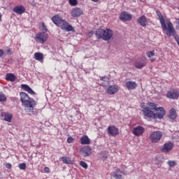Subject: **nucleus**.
Listing matches in <instances>:
<instances>
[{
    "mask_svg": "<svg viewBox=\"0 0 179 179\" xmlns=\"http://www.w3.org/2000/svg\"><path fill=\"white\" fill-rule=\"evenodd\" d=\"M146 64H148V62H146V57H145L144 60L136 62L134 64V66L137 69H142V68H143L144 66H146Z\"/></svg>",
    "mask_w": 179,
    "mask_h": 179,
    "instance_id": "20",
    "label": "nucleus"
},
{
    "mask_svg": "<svg viewBox=\"0 0 179 179\" xmlns=\"http://www.w3.org/2000/svg\"><path fill=\"white\" fill-rule=\"evenodd\" d=\"M167 164H169V167H174V166H177V162L176 161H169Z\"/></svg>",
    "mask_w": 179,
    "mask_h": 179,
    "instance_id": "32",
    "label": "nucleus"
},
{
    "mask_svg": "<svg viewBox=\"0 0 179 179\" xmlns=\"http://www.w3.org/2000/svg\"><path fill=\"white\" fill-rule=\"evenodd\" d=\"M18 167L20 170H25L26 169V163L19 164Z\"/></svg>",
    "mask_w": 179,
    "mask_h": 179,
    "instance_id": "34",
    "label": "nucleus"
},
{
    "mask_svg": "<svg viewBox=\"0 0 179 179\" xmlns=\"http://www.w3.org/2000/svg\"><path fill=\"white\" fill-rule=\"evenodd\" d=\"M156 61V59H150L151 62H155Z\"/></svg>",
    "mask_w": 179,
    "mask_h": 179,
    "instance_id": "42",
    "label": "nucleus"
},
{
    "mask_svg": "<svg viewBox=\"0 0 179 179\" xmlns=\"http://www.w3.org/2000/svg\"><path fill=\"white\" fill-rule=\"evenodd\" d=\"M80 166H81L82 167H83V169H87V164L83 161L80 162Z\"/></svg>",
    "mask_w": 179,
    "mask_h": 179,
    "instance_id": "35",
    "label": "nucleus"
},
{
    "mask_svg": "<svg viewBox=\"0 0 179 179\" xmlns=\"http://www.w3.org/2000/svg\"><path fill=\"white\" fill-rule=\"evenodd\" d=\"M45 173H50V168L45 166L44 169Z\"/></svg>",
    "mask_w": 179,
    "mask_h": 179,
    "instance_id": "40",
    "label": "nucleus"
},
{
    "mask_svg": "<svg viewBox=\"0 0 179 179\" xmlns=\"http://www.w3.org/2000/svg\"><path fill=\"white\" fill-rule=\"evenodd\" d=\"M69 2L71 6H76L78 5V0H69Z\"/></svg>",
    "mask_w": 179,
    "mask_h": 179,
    "instance_id": "31",
    "label": "nucleus"
},
{
    "mask_svg": "<svg viewBox=\"0 0 179 179\" xmlns=\"http://www.w3.org/2000/svg\"><path fill=\"white\" fill-rule=\"evenodd\" d=\"M126 87L128 90H134L138 87V84L134 81H128L126 83Z\"/></svg>",
    "mask_w": 179,
    "mask_h": 179,
    "instance_id": "21",
    "label": "nucleus"
},
{
    "mask_svg": "<svg viewBox=\"0 0 179 179\" xmlns=\"http://www.w3.org/2000/svg\"><path fill=\"white\" fill-rule=\"evenodd\" d=\"M34 40L36 43L44 44L48 40V34L47 32H38L35 35Z\"/></svg>",
    "mask_w": 179,
    "mask_h": 179,
    "instance_id": "4",
    "label": "nucleus"
},
{
    "mask_svg": "<svg viewBox=\"0 0 179 179\" xmlns=\"http://www.w3.org/2000/svg\"><path fill=\"white\" fill-rule=\"evenodd\" d=\"M6 101V96L5 94L1 92L0 93V101Z\"/></svg>",
    "mask_w": 179,
    "mask_h": 179,
    "instance_id": "33",
    "label": "nucleus"
},
{
    "mask_svg": "<svg viewBox=\"0 0 179 179\" xmlns=\"http://www.w3.org/2000/svg\"><path fill=\"white\" fill-rule=\"evenodd\" d=\"M2 19V15L0 13V20Z\"/></svg>",
    "mask_w": 179,
    "mask_h": 179,
    "instance_id": "44",
    "label": "nucleus"
},
{
    "mask_svg": "<svg viewBox=\"0 0 179 179\" xmlns=\"http://www.w3.org/2000/svg\"><path fill=\"white\" fill-rule=\"evenodd\" d=\"M92 2H95V3H97V2H99V1H100V0H91Z\"/></svg>",
    "mask_w": 179,
    "mask_h": 179,
    "instance_id": "43",
    "label": "nucleus"
},
{
    "mask_svg": "<svg viewBox=\"0 0 179 179\" xmlns=\"http://www.w3.org/2000/svg\"><path fill=\"white\" fill-rule=\"evenodd\" d=\"M80 152L83 157H87V156L92 155V148L87 145L84 146L81 148Z\"/></svg>",
    "mask_w": 179,
    "mask_h": 179,
    "instance_id": "14",
    "label": "nucleus"
},
{
    "mask_svg": "<svg viewBox=\"0 0 179 179\" xmlns=\"http://www.w3.org/2000/svg\"><path fill=\"white\" fill-rule=\"evenodd\" d=\"M173 148H174V144L171 142H168L164 145L162 150L164 153H169V152L173 150Z\"/></svg>",
    "mask_w": 179,
    "mask_h": 179,
    "instance_id": "18",
    "label": "nucleus"
},
{
    "mask_svg": "<svg viewBox=\"0 0 179 179\" xmlns=\"http://www.w3.org/2000/svg\"><path fill=\"white\" fill-rule=\"evenodd\" d=\"M41 28L42 30L45 33V31H48V29H47V27H45V24L44 22L41 23Z\"/></svg>",
    "mask_w": 179,
    "mask_h": 179,
    "instance_id": "36",
    "label": "nucleus"
},
{
    "mask_svg": "<svg viewBox=\"0 0 179 179\" xmlns=\"http://www.w3.org/2000/svg\"><path fill=\"white\" fill-rule=\"evenodd\" d=\"M78 1H83V0H78Z\"/></svg>",
    "mask_w": 179,
    "mask_h": 179,
    "instance_id": "45",
    "label": "nucleus"
},
{
    "mask_svg": "<svg viewBox=\"0 0 179 179\" xmlns=\"http://www.w3.org/2000/svg\"><path fill=\"white\" fill-rule=\"evenodd\" d=\"M3 54H4L3 50L0 49V58H1V57H3Z\"/></svg>",
    "mask_w": 179,
    "mask_h": 179,
    "instance_id": "41",
    "label": "nucleus"
},
{
    "mask_svg": "<svg viewBox=\"0 0 179 179\" xmlns=\"http://www.w3.org/2000/svg\"><path fill=\"white\" fill-rule=\"evenodd\" d=\"M7 54H8V55H12V54H13V51H12L11 48H8L7 50Z\"/></svg>",
    "mask_w": 179,
    "mask_h": 179,
    "instance_id": "38",
    "label": "nucleus"
},
{
    "mask_svg": "<svg viewBox=\"0 0 179 179\" xmlns=\"http://www.w3.org/2000/svg\"><path fill=\"white\" fill-rule=\"evenodd\" d=\"M120 19L122 22H129L132 19V15L127 13L126 11H123L120 13Z\"/></svg>",
    "mask_w": 179,
    "mask_h": 179,
    "instance_id": "16",
    "label": "nucleus"
},
{
    "mask_svg": "<svg viewBox=\"0 0 179 179\" xmlns=\"http://www.w3.org/2000/svg\"><path fill=\"white\" fill-rule=\"evenodd\" d=\"M13 115L10 113H6L4 115V120L5 121H7L8 122H10V121H12V118H13Z\"/></svg>",
    "mask_w": 179,
    "mask_h": 179,
    "instance_id": "29",
    "label": "nucleus"
},
{
    "mask_svg": "<svg viewBox=\"0 0 179 179\" xmlns=\"http://www.w3.org/2000/svg\"><path fill=\"white\" fill-rule=\"evenodd\" d=\"M118 90H120V87L117 85H112L108 86L106 88V93L107 94H110L113 96V94H115V93H118Z\"/></svg>",
    "mask_w": 179,
    "mask_h": 179,
    "instance_id": "9",
    "label": "nucleus"
},
{
    "mask_svg": "<svg viewBox=\"0 0 179 179\" xmlns=\"http://www.w3.org/2000/svg\"><path fill=\"white\" fill-rule=\"evenodd\" d=\"M145 108H148V111H157L159 107L156 106V103L149 102L147 103V107L143 108V113L145 117H148V115H146V113H145Z\"/></svg>",
    "mask_w": 179,
    "mask_h": 179,
    "instance_id": "10",
    "label": "nucleus"
},
{
    "mask_svg": "<svg viewBox=\"0 0 179 179\" xmlns=\"http://www.w3.org/2000/svg\"><path fill=\"white\" fill-rule=\"evenodd\" d=\"M107 132L111 136H117L120 134V130L115 126H109L107 129Z\"/></svg>",
    "mask_w": 179,
    "mask_h": 179,
    "instance_id": "13",
    "label": "nucleus"
},
{
    "mask_svg": "<svg viewBox=\"0 0 179 179\" xmlns=\"http://www.w3.org/2000/svg\"><path fill=\"white\" fill-rule=\"evenodd\" d=\"M169 117L171 120H176L177 118V111H176V109L171 108L169 110Z\"/></svg>",
    "mask_w": 179,
    "mask_h": 179,
    "instance_id": "27",
    "label": "nucleus"
},
{
    "mask_svg": "<svg viewBox=\"0 0 179 179\" xmlns=\"http://www.w3.org/2000/svg\"><path fill=\"white\" fill-rule=\"evenodd\" d=\"M64 20L62 19V17H61V15H56L52 17V22H53V23L56 24L57 27H59L61 26Z\"/></svg>",
    "mask_w": 179,
    "mask_h": 179,
    "instance_id": "17",
    "label": "nucleus"
},
{
    "mask_svg": "<svg viewBox=\"0 0 179 179\" xmlns=\"http://www.w3.org/2000/svg\"><path fill=\"white\" fill-rule=\"evenodd\" d=\"M137 22L143 27H146V25L148 24V20L146 18V16H145V15H143V16L140 17L138 19Z\"/></svg>",
    "mask_w": 179,
    "mask_h": 179,
    "instance_id": "22",
    "label": "nucleus"
},
{
    "mask_svg": "<svg viewBox=\"0 0 179 179\" xmlns=\"http://www.w3.org/2000/svg\"><path fill=\"white\" fill-rule=\"evenodd\" d=\"M146 55L148 58H152V57H155V50L147 52Z\"/></svg>",
    "mask_w": 179,
    "mask_h": 179,
    "instance_id": "30",
    "label": "nucleus"
},
{
    "mask_svg": "<svg viewBox=\"0 0 179 179\" xmlns=\"http://www.w3.org/2000/svg\"><path fill=\"white\" fill-rule=\"evenodd\" d=\"M166 97L167 99H171L172 100H178L179 98V90L178 89H173L170 91H168Z\"/></svg>",
    "mask_w": 179,
    "mask_h": 179,
    "instance_id": "7",
    "label": "nucleus"
},
{
    "mask_svg": "<svg viewBox=\"0 0 179 179\" xmlns=\"http://www.w3.org/2000/svg\"><path fill=\"white\" fill-rule=\"evenodd\" d=\"M163 136V133L160 131H153L150 135V139L152 143H157L160 139H162Z\"/></svg>",
    "mask_w": 179,
    "mask_h": 179,
    "instance_id": "6",
    "label": "nucleus"
},
{
    "mask_svg": "<svg viewBox=\"0 0 179 179\" xmlns=\"http://www.w3.org/2000/svg\"><path fill=\"white\" fill-rule=\"evenodd\" d=\"M13 12L17 15H23L26 12V8L23 5L17 6L13 9Z\"/></svg>",
    "mask_w": 179,
    "mask_h": 179,
    "instance_id": "19",
    "label": "nucleus"
},
{
    "mask_svg": "<svg viewBox=\"0 0 179 179\" xmlns=\"http://www.w3.org/2000/svg\"><path fill=\"white\" fill-rule=\"evenodd\" d=\"M59 27L65 31H75V28L65 20L62 22V24Z\"/></svg>",
    "mask_w": 179,
    "mask_h": 179,
    "instance_id": "8",
    "label": "nucleus"
},
{
    "mask_svg": "<svg viewBox=\"0 0 179 179\" xmlns=\"http://www.w3.org/2000/svg\"><path fill=\"white\" fill-rule=\"evenodd\" d=\"M81 145H90V138L87 136H83L80 138Z\"/></svg>",
    "mask_w": 179,
    "mask_h": 179,
    "instance_id": "24",
    "label": "nucleus"
},
{
    "mask_svg": "<svg viewBox=\"0 0 179 179\" xmlns=\"http://www.w3.org/2000/svg\"><path fill=\"white\" fill-rule=\"evenodd\" d=\"M6 80L10 82H15L16 80V76L12 73H8L6 76Z\"/></svg>",
    "mask_w": 179,
    "mask_h": 179,
    "instance_id": "25",
    "label": "nucleus"
},
{
    "mask_svg": "<svg viewBox=\"0 0 179 179\" xmlns=\"http://www.w3.org/2000/svg\"><path fill=\"white\" fill-rule=\"evenodd\" d=\"M73 142H75V138H74L69 137L67 138V143H73Z\"/></svg>",
    "mask_w": 179,
    "mask_h": 179,
    "instance_id": "37",
    "label": "nucleus"
},
{
    "mask_svg": "<svg viewBox=\"0 0 179 179\" xmlns=\"http://www.w3.org/2000/svg\"><path fill=\"white\" fill-rule=\"evenodd\" d=\"M71 15L72 17H79L83 15V10H82V8L76 7L71 10Z\"/></svg>",
    "mask_w": 179,
    "mask_h": 179,
    "instance_id": "15",
    "label": "nucleus"
},
{
    "mask_svg": "<svg viewBox=\"0 0 179 179\" xmlns=\"http://www.w3.org/2000/svg\"><path fill=\"white\" fill-rule=\"evenodd\" d=\"M6 169H8V170H10L12 169V164H9V163H7L6 164Z\"/></svg>",
    "mask_w": 179,
    "mask_h": 179,
    "instance_id": "39",
    "label": "nucleus"
},
{
    "mask_svg": "<svg viewBox=\"0 0 179 179\" xmlns=\"http://www.w3.org/2000/svg\"><path fill=\"white\" fill-rule=\"evenodd\" d=\"M62 161L65 164H72V163H73L72 159H71V157H62Z\"/></svg>",
    "mask_w": 179,
    "mask_h": 179,
    "instance_id": "28",
    "label": "nucleus"
},
{
    "mask_svg": "<svg viewBox=\"0 0 179 179\" xmlns=\"http://www.w3.org/2000/svg\"><path fill=\"white\" fill-rule=\"evenodd\" d=\"M157 15L159 17V20L161 23L162 27V30H164L166 31H168L169 30V27H167V25L166 24V21L164 20V18L163 17V15H162V13H160V11L157 10Z\"/></svg>",
    "mask_w": 179,
    "mask_h": 179,
    "instance_id": "12",
    "label": "nucleus"
},
{
    "mask_svg": "<svg viewBox=\"0 0 179 179\" xmlns=\"http://www.w3.org/2000/svg\"><path fill=\"white\" fill-rule=\"evenodd\" d=\"M20 101L22 107L24 108V110L27 111V113H32L37 104L36 101L32 98H30L29 94L26 92H20Z\"/></svg>",
    "mask_w": 179,
    "mask_h": 179,
    "instance_id": "1",
    "label": "nucleus"
},
{
    "mask_svg": "<svg viewBox=\"0 0 179 179\" xmlns=\"http://www.w3.org/2000/svg\"><path fill=\"white\" fill-rule=\"evenodd\" d=\"M95 36L99 40L102 38L104 41H110L114 36V31L108 28L106 29H98L95 32Z\"/></svg>",
    "mask_w": 179,
    "mask_h": 179,
    "instance_id": "2",
    "label": "nucleus"
},
{
    "mask_svg": "<svg viewBox=\"0 0 179 179\" xmlns=\"http://www.w3.org/2000/svg\"><path fill=\"white\" fill-rule=\"evenodd\" d=\"M34 59L36 61H43L44 59V55L41 52H35L34 55Z\"/></svg>",
    "mask_w": 179,
    "mask_h": 179,
    "instance_id": "26",
    "label": "nucleus"
},
{
    "mask_svg": "<svg viewBox=\"0 0 179 179\" xmlns=\"http://www.w3.org/2000/svg\"><path fill=\"white\" fill-rule=\"evenodd\" d=\"M148 118H152V120H162L164 115H166V110L163 107H158L157 110H155V113L154 111H149V109L145 108L144 110Z\"/></svg>",
    "mask_w": 179,
    "mask_h": 179,
    "instance_id": "3",
    "label": "nucleus"
},
{
    "mask_svg": "<svg viewBox=\"0 0 179 179\" xmlns=\"http://www.w3.org/2000/svg\"><path fill=\"white\" fill-rule=\"evenodd\" d=\"M125 170H127V166L125 165H121L120 168L116 169L113 173L114 178L124 179V178H122V174L123 176L127 174Z\"/></svg>",
    "mask_w": 179,
    "mask_h": 179,
    "instance_id": "5",
    "label": "nucleus"
},
{
    "mask_svg": "<svg viewBox=\"0 0 179 179\" xmlns=\"http://www.w3.org/2000/svg\"><path fill=\"white\" fill-rule=\"evenodd\" d=\"M21 88L25 90V92H27V93H29V94H35L34 91L28 85L22 84L21 85Z\"/></svg>",
    "mask_w": 179,
    "mask_h": 179,
    "instance_id": "23",
    "label": "nucleus"
},
{
    "mask_svg": "<svg viewBox=\"0 0 179 179\" xmlns=\"http://www.w3.org/2000/svg\"><path fill=\"white\" fill-rule=\"evenodd\" d=\"M132 134L135 136H142L145 134V128L142 126H137L133 129Z\"/></svg>",
    "mask_w": 179,
    "mask_h": 179,
    "instance_id": "11",
    "label": "nucleus"
}]
</instances>
